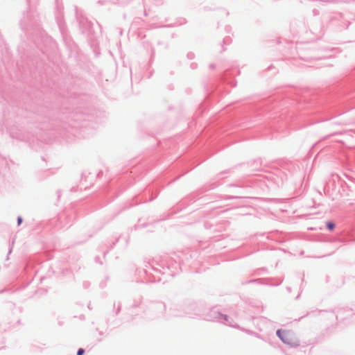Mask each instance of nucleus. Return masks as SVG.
I'll use <instances>...</instances> for the list:
<instances>
[{
    "mask_svg": "<svg viewBox=\"0 0 355 355\" xmlns=\"http://www.w3.org/2000/svg\"><path fill=\"white\" fill-rule=\"evenodd\" d=\"M85 351L83 349H79L77 352V355H83Z\"/></svg>",
    "mask_w": 355,
    "mask_h": 355,
    "instance_id": "7ed1b4c3",
    "label": "nucleus"
},
{
    "mask_svg": "<svg viewBox=\"0 0 355 355\" xmlns=\"http://www.w3.org/2000/svg\"><path fill=\"white\" fill-rule=\"evenodd\" d=\"M277 334L284 343L288 345L293 343V336L291 332L285 330H277Z\"/></svg>",
    "mask_w": 355,
    "mask_h": 355,
    "instance_id": "f257e3e1",
    "label": "nucleus"
},
{
    "mask_svg": "<svg viewBox=\"0 0 355 355\" xmlns=\"http://www.w3.org/2000/svg\"><path fill=\"white\" fill-rule=\"evenodd\" d=\"M327 225V227L331 230H332L334 228V225L331 222H329Z\"/></svg>",
    "mask_w": 355,
    "mask_h": 355,
    "instance_id": "f03ea898",
    "label": "nucleus"
},
{
    "mask_svg": "<svg viewBox=\"0 0 355 355\" xmlns=\"http://www.w3.org/2000/svg\"><path fill=\"white\" fill-rule=\"evenodd\" d=\"M21 223V218L19 217L18 218V225H20Z\"/></svg>",
    "mask_w": 355,
    "mask_h": 355,
    "instance_id": "20e7f679",
    "label": "nucleus"
}]
</instances>
